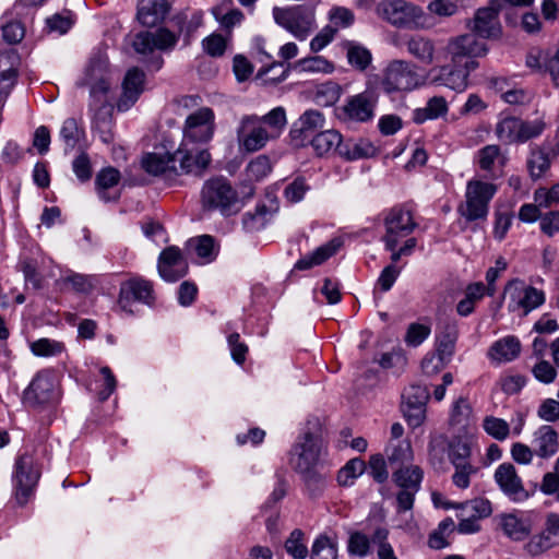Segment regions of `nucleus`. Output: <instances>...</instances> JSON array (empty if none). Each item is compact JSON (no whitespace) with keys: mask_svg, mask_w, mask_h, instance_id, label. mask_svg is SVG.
Here are the masks:
<instances>
[{"mask_svg":"<svg viewBox=\"0 0 559 559\" xmlns=\"http://www.w3.org/2000/svg\"><path fill=\"white\" fill-rule=\"evenodd\" d=\"M376 98L369 92L350 96L342 107L336 108V116L344 122H367L374 116Z\"/></svg>","mask_w":559,"mask_h":559,"instance_id":"obj_16","label":"nucleus"},{"mask_svg":"<svg viewBox=\"0 0 559 559\" xmlns=\"http://www.w3.org/2000/svg\"><path fill=\"white\" fill-rule=\"evenodd\" d=\"M447 52L451 62H461L466 58H477L486 55L487 47L474 34H465L451 38L447 45Z\"/></svg>","mask_w":559,"mask_h":559,"instance_id":"obj_24","label":"nucleus"},{"mask_svg":"<svg viewBox=\"0 0 559 559\" xmlns=\"http://www.w3.org/2000/svg\"><path fill=\"white\" fill-rule=\"evenodd\" d=\"M272 15L277 25L285 28L298 40H305L316 28L314 10L305 5L275 7Z\"/></svg>","mask_w":559,"mask_h":559,"instance_id":"obj_7","label":"nucleus"},{"mask_svg":"<svg viewBox=\"0 0 559 559\" xmlns=\"http://www.w3.org/2000/svg\"><path fill=\"white\" fill-rule=\"evenodd\" d=\"M449 111L448 102L443 96H433L429 98L424 108L414 110L413 119L416 123H424L427 120H435L443 117Z\"/></svg>","mask_w":559,"mask_h":559,"instance_id":"obj_39","label":"nucleus"},{"mask_svg":"<svg viewBox=\"0 0 559 559\" xmlns=\"http://www.w3.org/2000/svg\"><path fill=\"white\" fill-rule=\"evenodd\" d=\"M555 544L556 539H554L552 536L542 532L528 540V543L525 545V549L531 556H539L554 547Z\"/></svg>","mask_w":559,"mask_h":559,"instance_id":"obj_62","label":"nucleus"},{"mask_svg":"<svg viewBox=\"0 0 559 559\" xmlns=\"http://www.w3.org/2000/svg\"><path fill=\"white\" fill-rule=\"evenodd\" d=\"M520 118L506 117L495 128L496 136L504 144L519 143Z\"/></svg>","mask_w":559,"mask_h":559,"instance_id":"obj_43","label":"nucleus"},{"mask_svg":"<svg viewBox=\"0 0 559 559\" xmlns=\"http://www.w3.org/2000/svg\"><path fill=\"white\" fill-rule=\"evenodd\" d=\"M483 429L487 435L498 441L506 440L510 435L509 424L504 419L495 416H486L484 418Z\"/></svg>","mask_w":559,"mask_h":559,"instance_id":"obj_53","label":"nucleus"},{"mask_svg":"<svg viewBox=\"0 0 559 559\" xmlns=\"http://www.w3.org/2000/svg\"><path fill=\"white\" fill-rule=\"evenodd\" d=\"M532 443L538 457H552L559 450L558 432L552 426L543 425L534 431Z\"/></svg>","mask_w":559,"mask_h":559,"instance_id":"obj_28","label":"nucleus"},{"mask_svg":"<svg viewBox=\"0 0 559 559\" xmlns=\"http://www.w3.org/2000/svg\"><path fill=\"white\" fill-rule=\"evenodd\" d=\"M157 270L164 281L176 282L187 274L188 262L179 248L170 246L160 252Z\"/></svg>","mask_w":559,"mask_h":559,"instance_id":"obj_23","label":"nucleus"},{"mask_svg":"<svg viewBox=\"0 0 559 559\" xmlns=\"http://www.w3.org/2000/svg\"><path fill=\"white\" fill-rule=\"evenodd\" d=\"M121 179L120 171L111 166L103 168L96 175L95 186L99 198L105 201H117L119 199V194L110 195L108 190L116 187Z\"/></svg>","mask_w":559,"mask_h":559,"instance_id":"obj_36","label":"nucleus"},{"mask_svg":"<svg viewBox=\"0 0 559 559\" xmlns=\"http://www.w3.org/2000/svg\"><path fill=\"white\" fill-rule=\"evenodd\" d=\"M428 452L429 461L435 468L441 467L445 452L451 464L469 462L472 440L467 435L454 436L450 440L444 435H438L430 439Z\"/></svg>","mask_w":559,"mask_h":559,"instance_id":"obj_5","label":"nucleus"},{"mask_svg":"<svg viewBox=\"0 0 559 559\" xmlns=\"http://www.w3.org/2000/svg\"><path fill=\"white\" fill-rule=\"evenodd\" d=\"M31 350L35 356L51 357L60 355L64 350V345L55 340L39 338L31 344Z\"/></svg>","mask_w":559,"mask_h":559,"instance_id":"obj_56","label":"nucleus"},{"mask_svg":"<svg viewBox=\"0 0 559 559\" xmlns=\"http://www.w3.org/2000/svg\"><path fill=\"white\" fill-rule=\"evenodd\" d=\"M190 143L181 142L180 146L174 152L175 165L178 163L179 175L203 176L209 168L212 157L207 150L189 148Z\"/></svg>","mask_w":559,"mask_h":559,"instance_id":"obj_19","label":"nucleus"},{"mask_svg":"<svg viewBox=\"0 0 559 559\" xmlns=\"http://www.w3.org/2000/svg\"><path fill=\"white\" fill-rule=\"evenodd\" d=\"M500 526L503 533L513 540H523L532 532L531 522L514 514L502 515Z\"/></svg>","mask_w":559,"mask_h":559,"instance_id":"obj_42","label":"nucleus"},{"mask_svg":"<svg viewBox=\"0 0 559 559\" xmlns=\"http://www.w3.org/2000/svg\"><path fill=\"white\" fill-rule=\"evenodd\" d=\"M173 21L179 34L185 35V40L188 44L193 33L203 24V12L182 10L173 17Z\"/></svg>","mask_w":559,"mask_h":559,"instance_id":"obj_41","label":"nucleus"},{"mask_svg":"<svg viewBox=\"0 0 559 559\" xmlns=\"http://www.w3.org/2000/svg\"><path fill=\"white\" fill-rule=\"evenodd\" d=\"M169 11L170 4L167 0H140L136 17L142 25L153 27L162 23Z\"/></svg>","mask_w":559,"mask_h":559,"instance_id":"obj_27","label":"nucleus"},{"mask_svg":"<svg viewBox=\"0 0 559 559\" xmlns=\"http://www.w3.org/2000/svg\"><path fill=\"white\" fill-rule=\"evenodd\" d=\"M430 333L431 329L429 325L411 323L407 328L404 341L408 346L417 347L428 338Z\"/></svg>","mask_w":559,"mask_h":559,"instance_id":"obj_63","label":"nucleus"},{"mask_svg":"<svg viewBox=\"0 0 559 559\" xmlns=\"http://www.w3.org/2000/svg\"><path fill=\"white\" fill-rule=\"evenodd\" d=\"M500 10L501 0H490L487 7L478 9L473 21V31L484 38L499 37L501 35Z\"/></svg>","mask_w":559,"mask_h":559,"instance_id":"obj_22","label":"nucleus"},{"mask_svg":"<svg viewBox=\"0 0 559 559\" xmlns=\"http://www.w3.org/2000/svg\"><path fill=\"white\" fill-rule=\"evenodd\" d=\"M454 473L452 475V483L460 489H466L471 485V477L477 474L478 467L474 466L471 461L464 463L452 464Z\"/></svg>","mask_w":559,"mask_h":559,"instance_id":"obj_55","label":"nucleus"},{"mask_svg":"<svg viewBox=\"0 0 559 559\" xmlns=\"http://www.w3.org/2000/svg\"><path fill=\"white\" fill-rule=\"evenodd\" d=\"M286 124V111L281 106L263 116L255 114L242 116L236 129L239 151L255 153L263 150L269 142L282 135Z\"/></svg>","mask_w":559,"mask_h":559,"instance_id":"obj_2","label":"nucleus"},{"mask_svg":"<svg viewBox=\"0 0 559 559\" xmlns=\"http://www.w3.org/2000/svg\"><path fill=\"white\" fill-rule=\"evenodd\" d=\"M202 48L213 58L222 57L227 48V38L222 34L213 33L202 40Z\"/></svg>","mask_w":559,"mask_h":559,"instance_id":"obj_61","label":"nucleus"},{"mask_svg":"<svg viewBox=\"0 0 559 559\" xmlns=\"http://www.w3.org/2000/svg\"><path fill=\"white\" fill-rule=\"evenodd\" d=\"M385 234L382 237L386 250L396 248L402 238L411 235L417 227L413 214L404 206H395L384 218Z\"/></svg>","mask_w":559,"mask_h":559,"instance_id":"obj_11","label":"nucleus"},{"mask_svg":"<svg viewBox=\"0 0 559 559\" xmlns=\"http://www.w3.org/2000/svg\"><path fill=\"white\" fill-rule=\"evenodd\" d=\"M377 15L394 26H408L421 10L404 0H383L376 5Z\"/></svg>","mask_w":559,"mask_h":559,"instance_id":"obj_20","label":"nucleus"},{"mask_svg":"<svg viewBox=\"0 0 559 559\" xmlns=\"http://www.w3.org/2000/svg\"><path fill=\"white\" fill-rule=\"evenodd\" d=\"M179 39V34L173 33L166 27H159L155 32H140L133 40L132 47L138 53H152L155 49L169 51L175 48Z\"/></svg>","mask_w":559,"mask_h":559,"instance_id":"obj_18","label":"nucleus"},{"mask_svg":"<svg viewBox=\"0 0 559 559\" xmlns=\"http://www.w3.org/2000/svg\"><path fill=\"white\" fill-rule=\"evenodd\" d=\"M546 129V122L543 117L533 120L520 119L519 143H525L538 138Z\"/></svg>","mask_w":559,"mask_h":559,"instance_id":"obj_52","label":"nucleus"},{"mask_svg":"<svg viewBox=\"0 0 559 559\" xmlns=\"http://www.w3.org/2000/svg\"><path fill=\"white\" fill-rule=\"evenodd\" d=\"M323 452L321 424L318 418L309 420L305 432L294 444L289 464L299 473L304 480L318 487L323 484V478L314 468L319 464Z\"/></svg>","mask_w":559,"mask_h":559,"instance_id":"obj_3","label":"nucleus"},{"mask_svg":"<svg viewBox=\"0 0 559 559\" xmlns=\"http://www.w3.org/2000/svg\"><path fill=\"white\" fill-rule=\"evenodd\" d=\"M277 207H269L265 204H258L254 211H249L242 216V227L248 233H255L265 227Z\"/></svg>","mask_w":559,"mask_h":559,"instance_id":"obj_38","label":"nucleus"},{"mask_svg":"<svg viewBox=\"0 0 559 559\" xmlns=\"http://www.w3.org/2000/svg\"><path fill=\"white\" fill-rule=\"evenodd\" d=\"M459 326L455 319H444L438 323L436 340L437 352L441 359H451L455 352Z\"/></svg>","mask_w":559,"mask_h":559,"instance_id":"obj_26","label":"nucleus"},{"mask_svg":"<svg viewBox=\"0 0 559 559\" xmlns=\"http://www.w3.org/2000/svg\"><path fill=\"white\" fill-rule=\"evenodd\" d=\"M504 295L509 297V311H522L524 316L540 307L545 300V293L520 278H513L504 287Z\"/></svg>","mask_w":559,"mask_h":559,"instance_id":"obj_9","label":"nucleus"},{"mask_svg":"<svg viewBox=\"0 0 559 559\" xmlns=\"http://www.w3.org/2000/svg\"><path fill=\"white\" fill-rule=\"evenodd\" d=\"M81 86L90 87V109L93 111V126L104 143L114 141V106L109 97L107 66L100 60H92L85 70Z\"/></svg>","mask_w":559,"mask_h":559,"instance_id":"obj_1","label":"nucleus"},{"mask_svg":"<svg viewBox=\"0 0 559 559\" xmlns=\"http://www.w3.org/2000/svg\"><path fill=\"white\" fill-rule=\"evenodd\" d=\"M342 95V87L333 81H328L316 86L314 100L320 106H333Z\"/></svg>","mask_w":559,"mask_h":559,"instance_id":"obj_45","label":"nucleus"},{"mask_svg":"<svg viewBox=\"0 0 559 559\" xmlns=\"http://www.w3.org/2000/svg\"><path fill=\"white\" fill-rule=\"evenodd\" d=\"M493 480L500 491L512 502H524L531 496L512 463L504 462L498 465L493 473Z\"/></svg>","mask_w":559,"mask_h":559,"instance_id":"obj_15","label":"nucleus"},{"mask_svg":"<svg viewBox=\"0 0 559 559\" xmlns=\"http://www.w3.org/2000/svg\"><path fill=\"white\" fill-rule=\"evenodd\" d=\"M39 477L40 468L33 455L28 453L21 454L15 461L13 474L16 499L20 504L26 503Z\"/></svg>","mask_w":559,"mask_h":559,"instance_id":"obj_14","label":"nucleus"},{"mask_svg":"<svg viewBox=\"0 0 559 559\" xmlns=\"http://www.w3.org/2000/svg\"><path fill=\"white\" fill-rule=\"evenodd\" d=\"M381 84L388 93L412 91L420 85V76L409 62L395 60L385 69Z\"/></svg>","mask_w":559,"mask_h":559,"instance_id":"obj_13","label":"nucleus"},{"mask_svg":"<svg viewBox=\"0 0 559 559\" xmlns=\"http://www.w3.org/2000/svg\"><path fill=\"white\" fill-rule=\"evenodd\" d=\"M472 407L465 397H459L451 409L450 424L465 426L471 417Z\"/></svg>","mask_w":559,"mask_h":559,"instance_id":"obj_60","label":"nucleus"},{"mask_svg":"<svg viewBox=\"0 0 559 559\" xmlns=\"http://www.w3.org/2000/svg\"><path fill=\"white\" fill-rule=\"evenodd\" d=\"M392 477L399 488L419 491L424 472L417 465L401 466L393 472Z\"/></svg>","mask_w":559,"mask_h":559,"instance_id":"obj_40","label":"nucleus"},{"mask_svg":"<svg viewBox=\"0 0 559 559\" xmlns=\"http://www.w3.org/2000/svg\"><path fill=\"white\" fill-rule=\"evenodd\" d=\"M60 136L64 142L66 150H73L84 136V131L79 127L74 118H68L63 121Z\"/></svg>","mask_w":559,"mask_h":559,"instance_id":"obj_51","label":"nucleus"},{"mask_svg":"<svg viewBox=\"0 0 559 559\" xmlns=\"http://www.w3.org/2000/svg\"><path fill=\"white\" fill-rule=\"evenodd\" d=\"M16 61L17 56L13 51L0 53V102L9 96L16 82Z\"/></svg>","mask_w":559,"mask_h":559,"instance_id":"obj_32","label":"nucleus"},{"mask_svg":"<svg viewBox=\"0 0 559 559\" xmlns=\"http://www.w3.org/2000/svg\"><path fill=\"white\" fill-rule=\"evenodd\" d=\"M142 166L148 174L154 176L165 175L166 178L171 179L179 175L177 165H175L174 153H148L143 157Z\"/></svg>","mask_w":559,"mask_h":559,"instance_id":"obj_30","label":"nucleus"},{"mask_svg":"<svg viewBox=\"0 0 559 559\" xmlns=\"http://www.w3.org/2000/svg\"><path fill=\"white\" fill-rule=\"evenodd\" d=\"M342 240L338 238L331 239L326 243L318 247L311 253L300 258L296 262L295 269L299 271H306L321 265L338 251V249L342 247Z\"/></svg>","mask_w":559,"mask_h":559,"instance_id":"obj_31","label":"nucleus"},{"mask_svg":"<svg viewBox=\"0 0 559 559\" xmlns=\"http://www.w3.org/2000/svg\"><path fill=\"white\" fill-rule=\"evenodd\" d=\"M403 45L407 52L413 56L416 60L425 66H430L435 62L436 46L432 39L415 34L405 37Z\"/></svg>","mask_w":559,"mask_h":559,"instance_id":"obj_29","label":"nucleus"},{"mask_svg":"<svg viewBox=\"0 0 559 559\" xmlns=\"http://www.w3.org/2000/svg\"><path fill=\"white\" fill-rule=\"evenodd\" d=\"M145 74L138 68L130 69L122 82V94L117 103L118 110L126 111L138 100L143 92Z\"/></svg>","mask_w":559,"mask_h":559,"instance_id":"obj_25","label":"nucleus"},{"mask_svg":"<svg viewBox=\"0 0 559 559\" xmlns=\"http://www.w3.org/2000/svg\"><path fill=\"white\" fill-rule=\"evenodd\" d=\"M300 129H293L290 135L293 139H297L305 132H312L324 126V116L316 109H309L305 111L299 118Z\"/></svg>","mask_w":559,"mask_h":559,"instance_id":"obj_46","label":"nucleus"},{"mask_svg":"<svg viewBox=\"0 0 559 559\" xmlns=\"http://www.w3.org/2000/svg\"><path fill=\"white\" fill-rule=\"evenodd\" d=\"M539 490L545 496H552L559 500V456L555 461L554 469L544 474Z\"/></svg>","mask_w":559,"mask_h":559,"instance_id":"obj_58","label":"nucleus"},{"mask_svg":"<svg viewBox=\"0 0 559 559\" xmlns=\"http://www.w3.org/2000/svg\"><path fill=\"white\" fill-rule=\"evenodd\" d=\"M296 67L305 72L331 73L334 70L333 63L322 56L302 58L297 61Z\"/></svg>","mask_w":559,"mask_h":559,"instance_id":"obj_57","label":"nucleus"},{"mask_svg":"<svg viewBox=\"0 0 559 559\" xmlns=\"http://www.w3.org/2000/svg\"><path fill=\"white\" fill-rule=\"evenodd\" d=\"M521 352V343L518 337L509 335L501 340L496 341L489 348V357L491 360L501 362H509L515 359Z\"/></svg>","mask_w":559,"mask_h":559,"instance_id":"obj_33","label":"nucleus"},{"mask_svg":"<svg viewBox=\"0 0 559 559\" xmlns=\"http://www.w3.org/2000/svg\"><path fill=\"white\" fill-rule=\"evenodd\" d=\"M377 153V147L370 141L359 139L358 141H343L340 156L346 160H356L373 157Z\"/></svg>","mask_w":559,"mask_h":559,"instance_id":"obj_37","label":"nucleus"},{"mask_svg":"<svg viewBox=\"0 0 559 559\" xmlns=\"http://www.w3.org/2000/svg\"><path fill=\"white\" fill-rule=\"evenodd\" d=\"M366 469V464L360 459L349 460L337 473V481L341 486H350Z\"/></svg>","mask_w":559,"mask_h":559,"instance_id":"obj_50","label":"nucleus"},{"mask_svg":"<svg viewBox=\"0 0 559 559\" xmlns=\"http://www.w3.org/2000/svg\"><path fill=\"white\" fill-rule=\"evenodd\" d=\"M402 399V411L406 421L413 428L419 427L426 418L428 389L419 384L409 385L404 390Z\"/></svg>","mask_w":559,"mask_h":559,"instance_id":"obj_17","label":"nucleus"},{"mask_svg":"<svg viewBox=\"0 0 559 559\" xmlns=\"http://www.w3.org/2000/svg\"><path fill=\"white\" fill-rule=\"evenodd\" d=\"M501 158V151L498 145L489 144L480 150L476 154V163L478 167L493 177L496 163Z\"/></svg>","mask_w":559,"mask_h":559,"instance_id":"obj_47","label":"nucleus"},{"mask_svg":"<svg viewBox=\"0 0 559 559\" xmlns=\"http://www.w3.org/2000/svg\"><path fill=\"white\" fill-rule=\"evenodd\" d=\"M430 74H432V84L447 87L455 93L465 92L469 84L467 71L462 69L459 62L435 68L430 71Z\"/></svg>","mask_w":559,"mask_h":559,"instance_id":"obj_21","label":"nucleus"},{"mask_svg":"<svg viewBox=\"0 0 559 559\" xmlns=\"http://www.w3.org/2000/svg\"><path fill=\"white\" fill-rule=\"evenodd\" d=\"M155 301L156 295L152 282L140 276H133L121 283L118 304L124 312L129 314L134 313L132 309L133 302L153 307Z\"/></svg>","mask_w":559,"mask_h":559,"instance_id":"obj_10","label":"nucleus"},{"mask_svg":"<svg viewBox=\"0 0 559 559\" xmlns=\"http://www.w3.org/2000/svg\"><path fill=\"white\" fill-rule=\"evenodd\" d=\"M215 131V114L210 107H201L190 114L183 126V142L203 144L212 140Z\"/></svg>","mask_w":559,"mask_h":559,"instance_id":"obj_12","label":"nucleus"},{"mask_svg":"<svg viewBox=\"0 0 559 559\" xmlns=\"http://www.w3.org/2000/svg\"><path fill=\"white\" fill-rule=\"evenodd\" d=\"M271 162L265 155H260L247 166V175L250 179L261 180L271 173Z\"/></svg>","mask_w":559,"mask_h":559,"instance_id":"obj_64","label":"nucleus"},{"mask_svg":"<svg viewBox=\"0 0 559 559\" xmlns=\"http://www.w3.org/2000/svg\"><path fill=\"white\" fill-rule=\"evenodd\" d=\"M76 22V15L71 10H62L46 19L49 33L67 34Z\"/></svg>","mask_w":559,"mask_h":559,"instance_id":"obj_44","label":"nucleus"},{"mask_svg":"<svg viewBox=\"0 0 559 559\" xmlns=\"http://www.w3.org/2000/svg\"><path fill=\"white\" fill-rule=\"evenodd\" d=\"M345 48L347 51L348 63L352 67L362 71L370 64L371 53L364 46L348 41L346 43Z\"/></svg>","mask_w":559,"mask_h":559,"instance_id":"obj_48","label":"nucleus"},{"mask_svg":"<svg viewBox=\"0 0 559 559\" xmlns=\"http://www.w3.org/2000/svg\"><path fill=\"white\" fill-rule=\"evenodd\" d=\"M497 192V186L481 180H469L466 185L465 202L459 206V213L467 222L485 221L489 202Z\"/></svg>","mask_w":559,"mask_h":559,"instance_id":"obj_6","label":"nucleus"},{"mask_svg":"<svg viewBox=\"0 0 559 559\" xmlns=\"http://www.w3.org/2000/svg\"><path fill=\"white\" fill-rule=\"evenodd\" d=\"M311 559H337V544L326 535H319L311 548Z\"/></svg>","mask_w":559,"mask_h":559,"instance_id":"obj_49","label":"nucleus"},{"mask_svg":"<svg viewBox=\"0 0 559 559\" xmlns=\"http://www.w3.org/2000/svg\"><path fill=\"white\" fill-rule=\"evenodd\" d=\"M342 143V134L334 129L319 132L311 140V146L319 156L330 153H337L340 155Z\"/></svg>","mask_w":559,"mask_h":559,"instance_id":"obj_35","label":"nucleus"},{"mask_svg":"<svg viewBox=\"0 0 559 559\" xmlns=\"http://www.w3.org/2000/svg\"><path fill=\"white\" fill-rule=\"evenodd\" d=\"M201 206L204 211H218L223 216L239 212V197L230 182L223 176L207 179L200 192Z\"/></svg>","mask_w":559,"mask_h":559,"instance_id":"obj_4","label":"nucleus"},{"mask_svg":"<svg viewBox=\"0 0 559 559\" xmlns=\"http://www.w3.org/2000/svg\"><path fill=\"white\" fill-rule=\"evenodd\" d=\"M304 532L301 530H294L285 542V549L294 559H306L308 556V548L304 543Z\"/></svg>","mask_w":559,"mask_h":559,"instance_id":"obj_54","label":"nucleus"},{"mask_svg":"<svg viewBox=\"0 0 559 559\" xmlns=\"http://www.w3.org/2000/svg\"><path fill=\"white\" fill-rule=\"evenodd\" d=\"M530 177L533 180L543 178L550 169L551 159L547 148L539 145H532L526 160Z\"/></svg>","mask_w":559,"mask_h":559,"instance_id":"obj_34","label":"nucleus"},{"mask_svg":"<svg viewBox=\"0 0 559 559\" xmlns=\"http://www.w3.org/2000/svg\"><path fill=\"white\" fill-rule=\"evenodd\" d=\"M55 376L50 370H40L23 391L22 402L26 407L41 409L58 400Z\"/></svg>","mask_w":559,"mask_h":559,"instance_id":"obj_8","label":"nucleus"},{"mask_svg":"<svg viewBox=\"0 0 559 559\" xmlns=\"http://www.w3.org/2000/svg\"><path fill=\"white\" fill-rule=\"evenodd\" d=\"M347 550L349 555L365 558L370 550V539L361 532H354L349 535Z\"/></svg>","mask_w":559,"mask_h":559,"instance_id":"obj_59","label":"nucleus"}]
</instances>
